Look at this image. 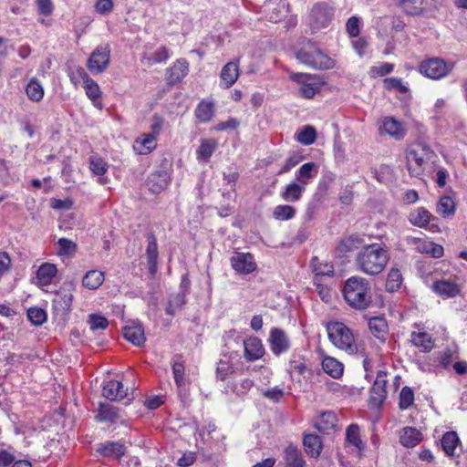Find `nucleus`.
Masks as SVG:
<instances>
[{
    "instance_id": "obj_61",
    "label": "nucleus",
    "mask_w": 467,
    "mask_h": 467,
    "mask_svg": "<svg viewBox=\"0 0 467 467\" xmlns=\"http://www.w3.org/2000/svg\"><path fill=\"white\" fill-rule=\"evenodd\" d=\"M314 285L316 286L317 293L324 302H328L331 299L330 288L327 285L322 284V280L318 279V277H314Z\"/></svg>"
},
{
    "instance_id": "obj_60",
    "label": "nucleus",
    "mask_w": 467,
    "mask_h": 467,
    "mask_svg": "<svg viewBox=\"0 0 467 467\" xmlns=\"http://www.w3.org/2000/svg\"><path fill=\"white\" fill-rule=\"evenodd\" d=\"M234 372L233 365L224 360H220L216 368V378L219 380L224 381L229 375Z\"/></svg>"
},
{
    "instance_id": "obj_26",
    "label": "nucleus",
    "mask_w": 467,
    "mask_h": 467,
    "mask_svg": "<svg viewBox=\"0 0 467 467\" xmlns=\"http://www.w3.org/2000/svg\"><path fill=\"white\" fill-rule=\"evenodd\" d=\"M239 77L238 61H230L223 66L221 71L222 85L225 88L232 87Z\"/></svg>"
},
{
    "instance_id": "obj_40",
    "label": "nucleus",
    "mask_w": 467,
    "mask_h": 467,
    "mask_svg": "<svg viewBox=\"0 0 467 467\" xmlns=\"http://www.w3.org/2000/svg\"><path fill=\"white\" fill-rule=\"evenodd\" d=\"M108 164L104 161V160L99 156H91L89 159V168L90 171L95 174L99 176V182L101 184H105L108 182V179L106 177H102L108 171Z\"/></svg>"
},
{
    "instance_id": "obj_5",
    "label": "nucleus",
    "mask_w": 467,
    "mask_h": 467,
    "mask_svg": "<svg viewBox=\"0 0 467 467\" xmlns=\"http://www.w3.org/2000/svg\"><path fill=\"white\" fill-rule=\"evenodd\" d=\"M296 58L315 69H330L335 66L332 58L310 42L296 53Z\"/></svg>"
},
{
    "instance_id": "obj_32",
    "label": "nucleus",
    "mask_w": 467,
    "mask_h": 467,
    "mask_svg": "<svg viewBox=\"0 0 467 467\" xmlns=\"http://www.w3.org/2000/svg\"><path fill=\"white\" fill-rule=\"evenodd\" d=\"M218 142L214 139H203L196 150L197 159L203 162H208L211 156L217 149Z\"/></svg>"
},
{
    "instance_id": "obj_19",
    "label": "nucleus",
    "mask_w": 467,
    "mask_h": 467,
    "mask_svg": "<svg viewBox=\"0 0 467 467\" xmlns=\"http://www.w3.org/2000/svg\"><path fill=\"white\" fill-rule=\"evenodd\" d=\"M158 256L157 238L153 233H149L147 234L146 257L149 272L152 275L157 271Z\"/></svg>"
},
{
    "instance_id": "obj_39",
    "label": "nucleus",
    "mask_w": 467,
    "mask_h": 467,
    "mask_svg": "<svg viewBox=\"0 0 467 467\" xmlns=\"http://www.w3.org/2000/svg\"><path fill=\"white\" fill-rule=\"evenodd\" d=\"M421 441V433L415 428L406 427L400 435V443L407 448L416 446Z\"/></svg>"
},
{
    "instance_id": "obj_53",
    "label": "nucleus",
    "mask_w": 467,
    "mask_h": 467,
    "mask_svg": "<svg viewBox=\"0 0 467 467\" xmlns=\"http://www.w3.org/2000/svg\"><path fill=\"white\" fill-rule=\"evenodd\" d=\"M296 215V209L288 204L277 205L273 211V216L278 221H286L294 218Z\"/></svg>"
},
{
    "instance_id": "obj_35",
    "label": "nucleus",
    "mask_w": 467,
    "mask_h": 467,
    "mask_svg": "<svg viewBox=\"0 0 467 467\" xmlns=\"http://www.w3.org/2000/svg\"><path fill=\"white\" fill-rule=\"evenodd\" d=\"M86 95L92 101L93 105L101 109L103 108L101 101V91L99 84L90 78L87 83L83 85Z\"/></svg>"
},
{
    "instance_id": "obj_29",
    "label": "nucleus",
    "mask_w": 467,
    "mask_h": 467,
    "mask_svg": "<svg viewBox=\"0 0 467 467\" xmlns=\"http://www.w3.org/2000/svg\"><path fill=\"white\" fill-rule=\"evenodd\" d=\"M168 177L163 171L151 173L146 182L148 189L153 193L161 192L168 186Z\"/></svg>"
},
{
    "instance_id": "obj_51",
    "label": "nucleus",
    "mask_w": 467,
    "mask_h": 467,
    "mask_svg": "<svg viewBox=\"0 0 467 467\" xmlns=\"http://www.w3.org/2000/svg\"><path fill=\"white\" fill-rule=\"evenodd\" d=\"M402 284V275L397 268H392L387 276L386 290L389 292L397 291Z\"/></svg>"
},
{
    "instance_id": "obj_17",
    "label": "nucleus",
    "mask_w": 467,
    "mask_h": 467,
    "mask_svg": "<svg viewBox=\"0 0 467 467\" xmlns=\"http://www.w3.org/2000/svg\"><path fill=\"white\" fill-rule=\"evenodd\" d=\"M431 288L437 295L443 297H455L461 292L460 286L451 278L436 280Z\"/></svg>"
},
{
    "instance_id": "obj_9",
    "label": "nucleus",
    "mask_w": 467,
    "mask_h": 467,
    "mask_svg": "<svg viewBox=\"0 0 467 467\" xmlns=\"http://www.w3.org/2000/svg\"><path fill=\"white\" fill-rule=\"evenodd\" d=\"M110 49L108 45L99 46L91 53L87 67L92 74L104 72L109 64Z\"/></svg>"
},
{
    "instance_id": "obj_12",
    "label": "nucleus",
    "mask_w": 467,
    "mask_h": 467,
    "mask_svg": "<svg viewBox=\"0 0 467 467\" xmlns=\"http://www.w3.org/2000/svg\"><path fill=\"white\" fill-rule=\"evenodd\" d=\"M264 8L268 19L276 23L286 16L289 5L286 0H267Z\"/></svg>"
},
{
    "instance_id": "obj_34",
    "label": "nucleus",
    "mask_w": 467,
    "mask_h": 467,
    "mask_svg": "<svg viewBox=\"0 0 467 467\" xmlns=\"http://www.w3.org/2000/svg\"><path fill=\"white\" fill-rule=\"evenodd\" d=\"M57 273V269L54 264H42L36 272L38 284L41 285H50Z\"/></svg>"
},
{
    "instance_id": "obj_49",
    "label": "nucleus",
    "mask_w": 467,
    "mask_h": 467,
    "mask_svg": "<svg viewBox=\"0 0 467 467\" xmlns=\"http://www.w3.org/2000/svg\"><path fill=\"white\" fill-rule=\"evenodd\" d=\"M311 265L315 277L322 280L324 276L332 277L334 275V266L327 263H320L317 258L312 260Z\"/></svg>"
},
{
    "instance_id": "obj_36",
    "label": "nucleus",
    "mask_w": 467,
    "mask_h": 467,
    "mask_svg": "<svg viewBox=\"0 0 467 467\" xmlns=\"http://www.w3.org/2000/svg\"><path fill=\"white\" fill-rule=\"evenodd\" d=\"M189 72L188 62L184 59L177 60L170 68L168 77L169 82L171 84L181 81Z\"/></svg>"
},
{
    "instance_id": "obj_57",
    "label": "nucleus",
    "mask_w": 467,
    "mask_h": 467,
    "mask_svg": "<svg viewBox=\"0 0 467 467\" xmlns=\"http://www.w3.org/2000/svg\"><path fill=\"white\" fill-rule=\"evenodd\" d=\"M27 317L35 326H41L47 320V312L40 307H30L27 310Z\"/></svg>"
},
{
    "instance_id": "obj_30",
    "label": "nucleus",
    "mask_w": 467,
    "mask_h": 467,
    "mask_svg": "<svg viewBox=\"0 0 467 467\" xmlns=\"http://www.w3.org/2000/svg\"><path fill=\"white\" fill-rule=\"evenodd\" d=\"M318 172V167L314 162H307L303 164L296 173V179L304 187L308 184Z\"/></svg>"
},
{
    "instance_id": "obj_62",
    "label": "nucleus",
    "mask_w": 467,
    "mask_h": 467,
    "mask_svg": "<svg viewBox=\"0 0 467 467\" xmlns=\"http://www.w3.org/2000/svg\"><path fill=\"white\" fill-rule=\"evenodd\" d=\"M393 68H394L393 64L384 62L379 66L372 67L369 70V74L372 78L383 77V76L392 72Z\"/></svg>"
},
{
    "instance_id": "obj_2",
    "label": "nucleus",
    "mask_w": 467,
    "mask_h": 467,
    "mask_svg": "<svg viewBox=\"0 0 467 467\" xmlns=\"http://www.w3.org/2000/svg\"><path fill=\"white\" fill-rule=\"evenodd\" d=\"M342 293L346 302L358 310L366 309L372 301L370 283L361 276L355 275L348 278Z\"/></svg>"
},
{
    "instance_id": "obj_3",
    "label": "nucleus",
    "mask_w": 467,
    "mask_h": 467,
    "mask_svg": "<svg viewBox=\"0 0 467 467\" xmlns=\"http://www.w3.org/2000/svg\"><path fill=\"white\" fill-rule=\"evenodd\" d=\"M436 157L435 152L424 142L412 144L407 150L406 160L409 173L413 177L423 174L425 166Z\"/></svg>"
},
{
    "instance_id": "obj_43",
    "label": "nucleus",
    "mask_w": 467,
    "mask_h": 467,
    "mask_svg": "<svg viewBox=\"0 0 467 467\" xmlns=\"http://www.w3.org/2000/svg\"><path fill=\"white\" fill-rule=\"evenodd\" d=\"M104 281V273L98 270H90L84 275L82 284L85 287L94 290L99 288Z\"/></svg>"
},
{
    "instance_id": "obj_52",
    "label": "nucleus",
    "mask_w": 467,
    "mask_h": 467,
    "mask_svg": "<svg viewBox=\"0 0 467 467\" xmlns=\"http://www.w3.org/2000/svg\"><path fill=\"white\" fill-rule=\"evenodd\" d=\"M346 439L348 443L352 444L358 451H361L364 448V444L360 439L359 428L358 425L351 424L348 426L346 431Z\"/></svg>"
},
{
    "instance_id": "obj_50",
    "label": "nucleus",
    "mask_w": 467,
    "mask_h": 467,
    "mask_svg": "<svg viewBox=\"0 0 467 467\" xmlns=\"http://www.w3.org/2000/svg\"><path fill=\"white\" fill-rule=\"evenodd\" d=\"M171 368L176 385L182 387L184 384L183 375L185 369L182 356L177 355L172 358Z\"/></svg>"
},
{
    "instance_id": "obj_20",
    "label": "nucleus",
    "mask_w": 467,
    "mask_h": 467,
    "mask_svg": "<svg viewBox=\"0 0 467 467\" xmlns=\"http://www.w3.org/2000/svg\"><path fill=\"white\" fill-rule=\"evenodd\" d=\"M412 244L419 253L430 254L433 258H440L443 255V247L432 241L413 238Z\"/></svg>"
},
{
    "instance_id": "obj_21",
    "label": "nucleus",
    "mask_w": 467,
    "mask_h": 467,
    "mask_svg": "<svg viewBox=\"0 0 467 467\" xmlns=\"http://www.w3.org/2000/svg\"><path fill=\"white\" fill-rule=\"evenodd\" d=\"M432 0H399L398 5L410 16L423 14L431 5Z\"/></svg>"
},
{
    "instance_id": "obj_31",
    "label": "nucleus",
    "mask_w": 467,
    "mask_h": 467,
    "mask_svg": "<svg viewBox=\"0 0 467 467\" xmlns=\"http://www.w3.org/2000/svg\"><path fill=\"white\" fill-rule=\"evenodd\" d=\"M303 444L306 452L313 457L317 458L320 455L322 451V441L317 434H306L303 439Z\"/></svg>"
},
{
    "instance_id": "obj_59",
    "label": "nucleus",
    "mask_w": 467,
    "mask_h": 467,
    "mask_svg": "<svg viewBox=\"0 0 467 467\" xmlns=\"http://www.w3.org/2000/svg\"><path fill=\"white\" fill-rule=\"evenodd\" d=\"M88 323L89 324L90 329L93 331L96 330H104L109 327L108 319L100 315L91 314L88 316Z\"/></svg>"
},
{
    "instance_id": "obj_33",
    "label": "nucleus",
    "mask_w": 467,
    "mask_h": 467,
    "mask_svg": "<svg viewBox=\"0 0 467 467\" xmlns=\"http://www.w3.org/2000/svg\"><path fill=\"white\" fill-rule=\"evenodd\" d=\"M368 328L371 334L379 339L385 341L388 335V324L382 317H375L369 319Z\"/></svg>"
},
{
    "instance_id": "obj_11",
    "label": "nucleus",
    "mask_w": 467,
    "mask_h": 467,
    "mask_svg": "<svg viewBox=\"0 0 467 467\" xmlns=\"http://www.w3.org/2000/svg\"><path fill=\"white\" fill-rule=\"evenodd\" d=\"M387 374L379 371L377 374L376 379L370 389L369 404L374 408H379L382 405L386 399L387 391Z\"/></svg>"
},
{
    "instance_id": "obj_44",
    "label": "nucleus",
    "mask_w": 467,
    "mask_h": 467,
    "mask_svg": "<svg viewBox=\"0 0 467 467\" xmlns=\"http://www.w3.org/2000/svg\"><path fill=\"white\" fill-rule=\"evenodd\" d=\"M324 371L334 379H338L343 374V365L336 358L326 357L322 361Z\"/></svg>"
},
{
    "instance_id": "obj_46",
    "label": "nucleus",
    "mask_w": 467,
    "mask_h": 467,
    "mask_svg": "<svg viewBox=\"0 0 467 467\" xmlns=\"http://www.w3.org/2000/svg\"><path fill=\"white\" fill-rule=\"evenodd\" d=\"M214 114V106L212 102L202 101L195 109V116L200 122L210 121Z\"/></svg>"
},
{
    "instance_id": "obj_14",
    "label": "nucleus",
    "mask_w": 467,
    "mask_h": 467,
    "mask_svg": "<svg viewBox=\"0 0 467 467\" xmlns=\"http://www.w3.org/2000/svg\"><path fill=\"white\" fill-rule=\"evenodd\" d=\"M127 448L120 441H106L97 446L96 451L107 458L118 460L126 453Z\"/></svg>"
},
{
    "instance_id": "obj_25",
    "label": "nucleus",
    "mask_w": 467,
    "mask_h": 467,
    "mask_svg": "<svg viewBox=\"0 0 467 467\" xmlns=\"http://www.w3.org/2000/svg\"><path fill=\"white\" fill-rule=\"evenodd\" d=\"M434 219V216L424 207L415 208L408 215L409 222L420 228H426Z\"/></svg>"
},
{
    "instance_id": "obj_37",
    "label": "nucleus",
    "mask_w": 467,
    "mask_h": 467,
    "mask_svg": "<svg viewBox=\"0 0 467 467\" xmlns=\"http://www.w3.org/2000/svg\"><path fill=\"white\" fill-rule=\"evenodd\" d=\"M337 416L332 411H326L323 412L317 422L315 423L316 428L320 432H328L331 430H334V428L337 425Z\"/></svg>"
},
{
    "instance_id": "obj_54",
    "label": "nucleus",
    "mask_w": 467,
    "mask_h": 467,
    "mask_svg": "<svg viewBox=\"0 0 467 467\" xmlns=\"http://www.w3.org/2000/svg\"><path fill=\"white\" fill-rule=\"evenodd\" d=\"M185 293H177L174 295H171L169 298L168 305L166 306L165 312L167 315L173 316L177 309L182 307L186 300H185Z\"/></svg>"
},
{
    "instance_id": "obj_15",
    "label": "nucleus",
    "mask_w": 467,
    "mask_h": 467,
    "mask_svg": "<svg viewBox=\"0 0 467 467\" xmlns=\"http://www.w3.org/2000/svg\"><path fill=\"white\" fill-rule=\"evenodd\" d=\"M270 348L276 356L288 350L290 347L289 339L284 330L273 328L270 332Z\"/></svg>"
},
{
    "instance_id": "obj_55",
    "label": "nucleus",
    "mask_w": 467,
    "mask_h": 467,
    "mask_svg": "<svg viewBox=\"0 0 467 467\" xmlns=\"http://www.w3.org/2000/svg\"><path fill=\"white\" fill-rule=\"evenodd\" d=\"M68 77L74 85H78L83 82V85L88 82L91 78L88 75L86 70L79 66L73 67L68 71Z\"/></svg>"
},
{
    "instance_id": "obj_22",
    "label": "nucleus",
    "mask_w": 467,
    "mask_h": 467,
    "mask_svg": "<svg viewBox=\"0 0 467 467\" xmlns=\"http://www.w3.org/2000/svg\"><path fill=\"white\" fill-rule=\"evenodd\" d=\"M284 467H305L306 461L301 451L295 445L289 444L284 450Z\"/></svg>"
},
{
    "instance_id": "obj_28",
    "label": "nucleus",
    "mask_w": 467,
    "mask_h": 467,
    "mask_svg": "<svg viewBox=\"0 0 467 467\" xmlns=\"http://www.w3.org/2000/svg\"><path fill=\"white\" fill-rule=\"evenodd\" d=\"M363 244V239L358 235H349L343 238L337 246V254L344 257L348 253L358 249Z\"/></svg>"
},
{
    "instance_id": "obj_47",
    "label": "nucleus",
    "mask_w": 467,
    "mask_h": 467,
    "mask_svg": "<svg viewBox=\"0 0 467 467\" xmlns=\"http://www.w3.org/2000/svg\"><path fill=\"white\" fill-rule=\"evenodd\" d=\"M411 342L414 346L421 348L425 352L430 351L433 348L431 336L426 332H412Z\"/></svg>"
},
{
    "instance_id": "obj_13",
    "label": "nucleus",
    "mask_w": 467,
    "mask_h": 467,
    "mask_svg": "<svg viewBox=\"0 0 467 467\" xmlns=\"http://www.w3.org/2000/svg\"><path fill=\"white\" fill-rule=\"evenodd\" d=\"M73 294L71 289L62 287L57 291L52 300L53 309L57 314L66 315L71 309Z\"/></svg>"
},
{
    "instance_id": "obj_27",
    "label": "nucleus",
    "mask_w": 467,
    "mask_h": 467,
    "mask_svg": "<svg viewBox=\"0 0 467 467\" xmlns=\"http://www.w3.org/2000/svg\"><path fill=\"white\" fill-rule=\"evenodd\" d=\"M157 147L156 136L151 133H144L137 138L133 148L138 154L145 155L151 152Z\"/></svg>"
},
{
    "instance_id": "obj_6",
    "label": "nucleus",
    "mask_w": 467,
    "mask_h": 467,
    "mask_svg": "<svg viewBox=\"0 0 467 467\" xmlns=\"http://www.w3.org/2000/svg\"><path fill=\"white\" fill-rule=\"evenodd\" d=\"M334 17V8L327 3L320 2L313 5L309 14V26L312 30L327 28Z\"/></svg>"
},
{
    "instance_id": "obj_58",
    "label": "nucleus",
    "mask_w": 467,
    "mask_h": 467,
    "mask_svg": "<svg viewBox=\"0 0 467 467\" xmlns=\"http://www.w3.org/2000/svg\"><path fill=\"white\" fill-rule=\"evenodd\" d=\"M414 401V392L409 387H403L400 392L399 406L401 410H407Z\"/></svg>"
},
{
    "instance_id": "obj_24",
    "label": "nucleus",
    "mask_w": 467,
    "mask_h": 467,
    "mask_svg": "<svg viewBox=\"0 0 467 467\" xmlns=\"http://www.w3.org/2000/svg\"><path fill=\"white\" fill-rule=\"evenodd\" d=\"M102 395L109 400H121L127 396V392L120 381L109 380L103 385Z\"/></svg>"
},
{
    "instance_id": "obj_56",
    "label": "nucleus",
    "mask_w": 467,
    "mask_h": 467,
    "mask_svg": "<svg viewBox=\"0 0 467 467\" xmlns=\"http://www.w3.org/2000/svg\"><path fill=\"white\" fill-rule=\"evenodd\" d=\"M317 139L316 129L312 126H306L296 136V140L303 145H311Z\"/></svg>"
},
{
    "instance_id": "obj_48",
    "label": "nucleus",
    "mask_w": 467,
    "mask_h": 467,
    "mask_svg": "<svg viewBox=\"0 0 467 467\" xmlns=\"http://www.w3.org/2000/svg\"><path fill=\"white\" fill-rule=\"evenodd\" d=\"M26 92L27 98L32 101L38 102L44 97V88L36 78L30 79L26 85Z\"/></svg>"
},
{
    "instance_id": "obj_8",
    "label": "nucleus",
    "mask_w": 467,
    "mask_h": 467,
    "mask_svg": "<svg viewBox=\"0 0 467 467\" xmlns=\"http://www.w3.org/2000/svg\"><path fill=\"white\" fill-rule=\"evenodd\" d=\"M291 78L301 85L300 93L306 99H312L324 84L317 75L296 73Z\"/></svg>"
},
{
    "instance_id": "obj_45",
    "label": "nucleus",
    "mask_w": 467,
    "mask_h": 467,
    "mask_svg": "<svg viewBox=\"0 0 467 467\" xmlns=\"http://www.w3.org/2000/svg\"><path fill=\"white\" fill-rule=\"evenodd\" d=\"M99 418L101 421H117L119 416V410L110 404H100L99 409Z\"/></svg>"
},
{
    "instance_id": "obj_38",
    "label": "nucleus",
    "mask_w": 467,
    "mask_h": 467,
    "mask_svg": "<svg viewBox=\"0 0 467 467\" xmlns=\"http://www.w3.org/2000/svg\"><path fill=\"white\" fill-rule=\"evenodd\" d=\"M304 192L305 187L303 185L296 182H291L287 184L284 192H281V197L287 202H294L301 199Z\"/></svg>"
},
{
    "instance_id": "obj_10",
    "label": "nucleus",
    "mask_w": 467,
    "mask_h": 467,
    "mask_svg": "<svg viewBox=\"0 0 467 467\" xmlns=\"http://www.w3.org/2000/svg\"><path fill=\"white\" fill-rule=\"evenodd\" d=\"M232 267L239 274L248 275L256 269L254 255L250 253L235 252L231 259Z\"/></svg>"
},
{
    "instance_id": "obj_41",
    "label": "nucleus",
    "mask_w": 467,
    "mask_h": 467,
    "mask_svg": "<svg viewBox=\"0 0 467 467\" xmlns=\"http://www.w3.org/2000/svg\"><path fill=\"white\" fill-rule=\"evenodd\" d=\"M456 203L451 196H442L436 205V212L442 217H451L455 213Z\"/></svg>"
},
{
    "instance_id": "obj_4",
    "label": "nucleus",
    "mask_w": 467,
    "mask_h": 467,
    "mask_svg": "<svg viewBox=\"0 0 467 467\" xmlns=\"http://www.w3.org/2000/svg\"><path fill=\"white\" fill-rule=\"evenodd\" d=\"M329 340L337 348L348 354L358 351V346L352 331L341 322H333L327 327Z\"/></svg>"
},
{
    "instance_id": "obj_64",
    "label": "nucleus",
    "mask_w": 467,
    "mask_h": 467,
    "mask_svg": "<svg viewBox=\"0 0 467 467\" xmlns=\"http://www.w3.org/2000/svg\"><path fill=\"white\" fill-rule=\"evenodd\" d=\"M59 253L62 254H72L76 251V244L69 239L60 238L57 242Z\"/></svg>"
},
{
    "instance_id": "obj_16",
    "label": "nucleus",
    "mask_w": 467,
    "mask_h": 467,
    "mask_svg": "<svg viewBox=\"0 0 467 467\" xmlns=\"http://www.w3.org/2000/svg\"><path fill=\"white\" fill-rule=\"evenodd\" d=\"M244 358L249 361L260 359L265 354V348L261 339L255 337H250L244 341Z\"/></svg>"
},
{
    "instance_id": "obj_23",
    "label": "nucleus",
    "mask_w": 467,
    "mask_h": 467,
    "mask_svg": "<svg viewBox=\"0 0 467 467\" xmlns=\"http://www.w3.org/2000/svg\"><path fill=\"white\" fill-rule=\"evenodd\" d=\"M124 337L137 347H141L145 341L146 337L142 325L139 323H131L123 328Z\"/></svg>"
},
{
    "instance_id": "obj_42",
    "label": "nucleus",
    "mask_w": 467,
    "mask_h": 467,
    "mask_svg": "<svg viewBox=\"0 0 467 467\" xmlns=\"http://www.w3.org/2000/svg\"><path fill=\"white\" fill-rule=\"evenodd\" d=\"M460 442L458 434L455 431H447L441 441V448L447 455H455V450Z\"/></svg>"
},
{
    "instance_id": "obj_63",
    "label": "nucleus",
    "mask_w": 467,
    "mask_h": 467,
    "mask_svg": "<svg viewBox=\"0 0 467 467\" xmlns=\"http://www.w3.org/2000/svg\"><path fill=\"white\" fill-rule=\"evenodd\" d=\"M384 87L387 89H397L402 93H405L408 90L407 87L403 85L402 80L399 78H385Z\"/></svg>"
},
{
    "instance_id": "obj_7",
    "label": "nucleus",
    "mask_w": 467,
    "mask_h": 467,
    "mask_svg": "<svg viewBox=\"0 0 467 467\" xmlns=\"http://www.w3.org/2000/svg\"><path fill=\"white\" fill-rule=\"evenodd\" d=\"M452 69V64L443 59L433 57L422 61L420 65V72L431 79H440L446 77Z\"/></svg>"
},
{
    "instance_id": "obj_1",
    "label": "nucleus",
    "mask_w": 467,
    "mask_h": 467,
    "mask_svg": "<svg viewBox=\"0 0 467 467\" xmlns=\"http://www.w3.org/2000/svg\"><path fill=\"white\" fill-rule=\"evenodd\" d=\"M389 259L388 247L383 244L374 243L362 247L356 255L355 263L362 273L378 275L385 270Z\"/></svg>"
},
{
    "instance_id": "obj_18",
    "label": "nucleus",
    "mask_w": 467,
    "mask_h": 467,
    "mask_svg": "<svg viewBox=\"0 0 467 467\" xmlns=\"http://www.w3.org/2000/svg\"><path fill=\"white\" fill-rule=\"evenodd\" d=\"M380 132H385L396 140H401L406 134L403 124L393 117H385L379 127Z\"/></svg>"
}]
</instances>
